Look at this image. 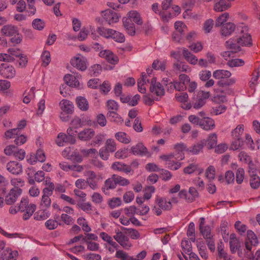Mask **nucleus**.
<instances>
[{"mask_svg": "<svg viewBox=\"0 0 260 260\" xmlns=\"http://www.w3.org/2000/svg\"><path fill=\"white\" fill-rule=\"evenodd\" d=\"M71 64L77 69L84 71L87 69V60L83 56L77 57L71 60Z\"/></svg>", "mask_w": 260, "mask_h": 260, "instance_id": "1a4fd4ad", "label": "nucleus"}, {"mask_svg": "<svg viewBox=\"0 0 260 260\" xmlns=\"http://www.w3.org/2000/svg\"><path fill=\"white\" fill-rule=\"evenodd\" d=\"M130 152L135 155L143 156L149 155L147 148L144 146L142 143H138L136 145L133 146L131 148Z\"/></svg>", "mask_w": 260, "mask_h": 260, "instance_id": "9b49d317", "label": "nucleus"}, {"mask_svg": "<svg viewBox=\"0 0 260 260\" xmlns=\"http://www.w3.org/2000/svg\"><path fill=\"white\" fill-rule=\"evenodd\" d=\"M235 25L231 22L226 23L222 25L221 28V35L224 36L231 35L235 30Z\"/></svg>", "mask_w": 260, "mask_h": 260, "instance_id": "aec40b11", "label": "nucleus"}, {"mask_svg": "<svg viewBox=\"0 0 260 260\" xmlns=\"http://www.w3.org/2000/svg\"><path fill=\"white\" fill-rule=\"evenodd\" d=\"M201 122L200 126L204 130L210 131L215 127L214 120L210 117H204Z\"/></svg>", "mask_w": 260, "mask_h": 260, "instance_id": "a211bd4d", "label": "nucleus"}, {"mask_svg": "<svg viewBox=\"0 0 260 260\" xmlns=\"http://www.w3.org/2000/svg\"><path fill=\"white\" fill-rule=\"evenodd\" d=\"M100 237L104 241L108 243L114 248L117 249L119 247L118 244L114 241L111 236L105 232H102L100 234Z\"/></svg>", "mask_w": 260, "mask_h": 260, "instance_id": "c85d7f7f", "label": "nucleus"}, {"mask_svg": "<svg viewBox=\"0 0 260 260\" xmlns=\"http://www.w3.org/2000/svg\"><path fill=\"white\" fill-rule=\"evenodd\" d=\"M41 59L42 61V66L45 67H47L51 61L50 52L48 51H44L41 55Z\"/></svg>", "mask_w": 260, "mask_h": 260, "instance_id": "58836bf2", "label": "nucleus"}, {"mask_svg": "<svg viewBox=\"0 0 260 260\" xmlns=\"http://www.w3.org/2000/svg\"><path fill=\"white\" fill-rule=\"evenodd\" d=\"M201 233L206 240L208 247L211 251L215 250V244L213 236L211 234V229L208 225H206L202 229H199Z\"/></svg>", "mask_w": 260, "mask_h": 260, "instance_id": "39448f33", "label": "nucleus"}, {"mask_svg": "<svg viewBox=\"0 0 260 260\" xmlns=\"http://www.w3.org/2000/svg\"><path fill=\"white\" fill-rule=\"evenodd\" d=\"M59 106L62 112L67 114L73 113L74 107L71 101L67 100H63L60 102Z\"/></svg>", "mask_w": 260, "mask_h": 260, "instance_id": "f3484780", "label": "nucleus"}, {"mask_svg": "<svg viewBox=\"0 0 260 260\" xmlns=\"http://www.w3.org/2000/svg\"><path fill=\"white\" fill-rule=\"evenodd\" d=\"M116 187V181L115 178H114L113 175L112 176L107 179L104 183V187L102 188L104 192H105V190L113 189H115Z\"/></svg>", "mask_w": 260, "mask_h": 260, "instance_id": "c756f323", "label": "nucleus"}, {"mask_svg": "<svg viewBox=\"0 0 260 260\" xmlns=\"http://www.w3.org/2000/svg\"><path fill=\"white\" fill-rule=\"evenodd\" d=\"M111 167L112 169L114 170L123 172L125 173H128L132 171L131 166L120 162H114L112 165Z\"/></svg>", "mask_w": 260, "mask_h": 260, "instance_id": "6ab92c4d", "label": "nucleus"}, {"mask_svg": "<svg viewBox=\"0 0 260 260\" xmlns=\"http://www.w3.org/2000/svg\"><path fill=\"white\" fill-rule=\"evenodd\" d=\"M44 209H42V210L36 212L34 214V219L37 220H44L47 219V218H48L49 216L48 213L46 212Z\"/></svg>", "mask_w": 260, "mask_h": 260, "instance_id": "79ce46f5", "label": "nucleus"}, {"mask_svg": "<svg viewBox=\"0 0 260 260\" xmlns=\"http://www.w3.org/2000/svg\"><path fill=\"white\" fill-rule=\"evenodd\" d=\"M199 254L204 259H207L208 257L206 247L204 243H200L197 245Z\"/></svg>", "mask_w": 260, "mask_h": 260, "instance_id": "a19ab883", "label": "nucleus"}, {"mask_svg": "<svg viewBox=\"0 0 260 260\" xmlns=\"http://www.w3.org/2000/svg\"><path fill=\"white\" fill-rule=\"evenodd\" d=\"M99 56L105 58L108 62L115 64L118 62V58L111 51L105 50L99 53Z\"/></svg>", "mask_w": 260, "mask_h": 260, "instance_id": "f8f14e48", "label": "nucleus"}, {"mask_svg": "<svg viewBox=\"0 0 260 260\" xmlns=\"http://www.w3.org/2000/svg\"><path fill=\"white\" fill-rule=\"evenodd\" d=\"M244 170L242 168H239L236 172V182L238 184H241L244 179Z\"/></svg>", "mask_w": 260, "mask_h": 260, "instance_id": "338daca9", "label": "nucleus"}, {"mask_svg": "<svg viewBox=\"0 0 260 260\" xmlns=\"http://www.w3.org/2000/svg\"><path fill=\"white\" fill-rule=\"evenodd\" d=\"M175 28L178 32L183 35L187 29L186 26L181 21H177L175 22Z\"/></svg>", "mask_w": 260, "mask_h": 260, "instance_id": "bf43d9fd", "label": "nucleus"}, {"mask_svg": "<svg viewBox=\"0 0 260 260\" xmlns=\"http://www.w3.org/2000/svg\"><path fill=\"white\" fill-rule=\"evenodd\" d=\"M238 44L242 46H250L252 45V39L250 35L246 34L242 37H240L237 39Z\"/></svg>", "mask_w": 260, "mask_h": 260, "instance_id": "72a5a7b5", "label": "nucleus"}, {"mask_svg": "<svg viewBox=\"0 0 260 260\" xmlns=\"http://www.w3.org/2000/svg\"><path fill=\"white\" fill-rule=\"evenodd\" d=\"M206 142V145L208 149H212L217 145V135L215 133H212L209 135L207 140H205Z\"/></svg>", "mask_w": 260, "mask_h": 260, "instance_id": "5701e85b", "label": "nucleus"}, {"mask_svg": "<svg viewBox=\"0 0 260 260\" xmlns=\"http://www.w3.org/2000/svg\"><path fill=\"white\" fill-rule=\"evenodd\" d=\"M183 55L185 59L190 63L196 64L198 62V59L195 55L191 53L187 49H183Z\"/></svg>", "mask_w": 260, "mask_h": 260, "instance_id": "a878e982", "label": "nucleus"}, {"mask_svg": "<svg viewBox=\"0 0 260 260\" xmlns=\"http://www.w3.org/2000/svg\"><path fill=\"white\" fill-rule=\"evenodd\" d=\"M210 96V92L203 90L198 91L197 94L194 93L191 101L192 107L196 110L200 109L205 105L206 100Z\"/></svg>", "mask_w": 260, "mask_h": 260, "instance_id": "f03ea898", "label": "nucleus"}, {"mask_svg": "<svg viewBox=\"0 0 260 260\" xmlns=\"http://www.w3.org/2000/svg\"><path fill=\"white\" fill-rule=\"evenodd\" d=\"M226 46L227 48L231 49V52L236 53L240 51L241 47L236 44L233 43L231 41H228L226 42Z\"/></svg>", "mask_w": 260, "mask_h": 260, "instance_id": "4d7b16f0", "label": "nucleus"}, {"mask_svg": "<svg viewBox=\"0 0 260 260\" xmlns=\"http://www.w3.org/2000/svg\"><path fill=\"white\" fill-rule=\"evenodd\" d=\"M64 80L69 86L77 87L79 85V82L76 77L71 74L65 75Z\"/></svg>", "mask_w": 260, "mask_h": 260, "instance_id": "393cba45", "label": "nucleus"}, {"mask_svg": "<svg viewBox=\"0 0 260 260\" xmlns=\"http://www.w3.org/2000/svg\"><path fill=\"white\" fill-rule=\"evenodd\" d=\"M95 135L94 131L92 128H84L78 133V138L83 141H87L92 139Z\"/></svg>", "mask_w": 260, "mask_h": 260, "instance_id": "ddd939ff", "label": "nucleus"}, {"mask_svg": "<svg viewBox=\"0 0 260 260\" xmlns=\"http://www.w3.org/2000/svg\"><path fill=\"white\" fill-rule=\"evenodd\" d=\"M18 255V253L17 251L5 249L1 252L0 260H16Z\"/></svg>", "mask_w": 260, "mask_h": 260, "instance_id": "4468645a", "label": "nucleus"}, {"mask_svg": "<svg viewBox=\"0 0 260 260\" xmlns=\"http://www.w3.org/2000/svg\"><path fill=\"white\" fill-rule=\"evenodd\" d=\"M187 235L190 237V240L192 242L195 241V226L193 222H191L189 224Z\"/></svg>", "mask_w": 260, "mask_h": 260, "instance_id": "de8ad7c7", "label": "nucleus"}, {"mask_svg": "<svg viewBox=\"0 0 260 260\" xmlns=\"http://www.w3.org/2000/svg\"><path fill=\"white\" fill-rule=\"evenodd\" d=\"M181 246L183 251L186 253L192 252V246L191 242L187 240H182Z\"/></svg>", "mask_w": 260, "mask_h": 260, "instance_id": "5fc2aeb1", "label": "nucleus"}, {"mask_svg": "<svg viewBox=\"0 0 260 260\" xmlns=\"http://www.w3.org/2000/svg\"><path fill=\"white\" fill-rule=\"evenodd\" d=\"M250 184L253 189H257L260 185V178L256 175H252L250 179Z\"/></svg>", "mask_w": 260, "mask_h": 260, "instance_id": "a18cd8bd", "label": "nucleus"}, {"mask_svg": "<svg viewBox=\"0 0 260 260\" xmlns=\"http://www.w3.org/2000/svg\"><path fill=\"white\" fill-rule=\"evenodd\" d=\"M105 148L110 152H114L116 149V144L114 140L109 139L106 141Z\"/></svg>", "mask_w": 260, "mask_h": 260, "instance_id": "49530a36", "label": "nucleus"}, {"mask_svg": "<svg viewBox=\"0 0 260 260\" xmlns=\"http://www.w3.org/2000/svg\"><path fill=\"white\" fill-rule=\"evenodd\" d=\"M115 136L118 141L124 144H128L131 141V137L124 132H118Z\"/></svg>", "mask_w": 260, "mask_h": 260, "instance_id": "473e14b6", "label": "nucleus"}, {"mask_svg": "<svg viewBox=\"0 0 260 260\" xmlns=\"http://www.w3.org/2000/svg\"><path fill=\"white\" fill-rule=\"evenodd\" d=\"M0 74L5 78L11 79L15 76L16 71L8 63H3L0 66Z\"/></svg>", "mask_w": 260, "mask_h": 260, "instance_id": "0eeeda50", "label": "nucleus"}, {"mask_svg": "<svg viewBox=\"0 0 260 260\" xmlns=\"http://www.w3.org/2000/svg\"><path fill=\"white\" fill-rule=\"evenodd\" d=\"M97 32L102 36L106 38H110L111 33L113 32L112 29L106 28L104 27H99L97 28Z\"/></svg>", "mask_w": 260, "mask_h": 260, "instance_id": "ea45409f", "label": "nucleus"}, {"mask_svg": "<svg viewBox=\"0 0 260 260\" xmlns=\"http://www.w3.org/2000/svg\"><path fill=\"white\" fill-rule=\"evenodd\" d=\"M129 19L132 20V22H135L138 25H142L143 20L140 14L136 11H129L128 13Z\"/></svg>", "mask_w": 260, "mask_h": 260, "instance_id": "b1692460", "label": "nucleus"}, {"mask_svg": "<svg viewBox=\"0 0 260 260\" xmlns=\"http://www.w3.org/2000/svg\"><path fill=\"white\" fill-rule=\"evenodd\" d=\"M22 193V190L20 188H13L11 189L9 193L5 197L6 203L8 205L14 204L18 197Z\"/></svg>", "mask_w": 260, "mask_h": 260, "instance_id": "6e6552de", "label": "nucleus"}, {"mask_svg": "<svg viewBox=\"0 0 260 260\" xmlns=\"http://www.w3.org/2000/svg\"><path fill=\"white\" fill-rule=\"evenodd\" d=\"M155 203L158 207L154 206L152 209V211L157 216H159L161 214V210H170L172 208L170 201H167L165 199L158 196L155 199Z\"/></svg>", "mask_w": 260, "mask_h": 260, "instance_id": "20e7f679", "label": "nucleus"}, {"mask_svg": "<svg viewBox=\"0 0 260 260\" xmlns=\"http://www.w3.org/2000/svg\"><path fill=\"white\" fill-rule=\"evenodd\" d=\"M45 185L47 187L44 188L43 192H46L47 194H52L55 186L54 183L51 182L50 178H46Z\"/></svg>", "mask_w": 260, "mask_h": 260, "instance_id": "4c0bfd02", "label": "nucleus"}, {"mask_svg": "<svg viewBox=\"0 0 260 260\" xmlns=\"http://www.w3.org/2000/svg\"><path fill=\"white\" fill-rule=\"evenodd\" d=\"M166 66V61H159L158 60H155L152 63V68L156 70H160L162 71H165Z\"/></svg>", "mask_w": 260, "mask_h": 260, "instance_id": "8fccbe9b", "label": "nucleus"}, {"mask_svg": "<svg viewBox=\"0 0 260 260\" xmlns=\"http://www.w3.org/2000/svg\"><path fill=\"white\" fill-rule=\"evenodd\" d=\"M76 103L79 108L82 111H86L88 109V102L84 97H77L76 98Z\"/></svg>", "mask_w": 260, "mask_h": 260, "instance_id": "bb28decb", "label": "nucleus"}, {"mask_svg": "<svg viewBox=\"0 0 260 260\" xmlns=\"http://www.w3.org/2000/svg\"><path fill=\"white\" fill-rule=\"evenodd\" d=\"M34 28L38 30H42L44 27V22L40 19H35L32 23Z\"/></svg>", "mask_w": 260, "mask_h": 260, "instance_id": "69168bd1", "label": "nucleus"}, {"mask_svg": "<svg viewBox=\"0 0 260 260\" xmlns=\"http://www.w3.org/2000/svg\"><path fill=\"white\" fill-rule=\"evenodd\" d=\"M104 19L111 25L117 22L119 19V16L116 13L111 10H106L102 12Z\"/></svg>", "mask_w": 260, "mask_h": 260, "instance_id": "9d476101", "label": "nucleus"}, {"mask_svg": "<svg viewBox=\"0 0 260 260\" xmlns=\"http://www.w3.org/2000/svg\"><path fill=\"white\" fill-rule=\"evenodd\" d=\"M245 63L243 60L239 58L229 60L227 64L231 67L243 66Z\"/></svg>", "mask_w": 260, "mask_h": 260, "instance_id": "3c124183", "label": "nucleus"}, {"mask_svg": "<svg viewBox=\"0 0 260 260\" xmlns=\"http://www.w3.org/2000/svg\"><path fill=\"white\" fill-rule=\"evenodd\" d=\"M206 144L205 139H203L188 148V151L194 154H198L203 149L204 146L206 145Z\"/></svg>", "mask_w": 260, "mask_h": 260, "instance_id": "7c9ffc66", "label": "nucleus"}, {"mask_svg": "<svg viewBox=\"0 0 260 260\" xmlns=\"http://www.w3.org/2000/svg\"><path fill=\"white\" fill-rule=\"evenodd\" d=\"M215 169L212 166H210L206 171V177L209 180H213L215 178Z\"/></svg>", "mask_w": 260, "mask_h": 260, "instance_id": "052dcab7", "label": "nucleus"}, {"mask_svg": "<svg viewBox=\"0 0 260 260\" xmlns=\"http://www.w3.org/2000/svg\"><path fill=\"white\" fill-rule=\"evenodd\" d=\"M123 26L127 33L131 36H134L136 33L135 26L132 20L126 18L123 20Z\"/></svg>", "mask_w": 260, "mask_h": 260, "instance_id": "4be33fe9", "label": "nucleus"}, {"mask_svg": "<svg viewBox=\"0 0 260 260\" xmlns=\"http://www.w3.org/2000/svg\"><path fill=\"white\" fill-rule=\"evenodd\" d=\"M61 223H58L57 221L50 219L45 222V225L46 228L49 230H52L57 228L58 225H61Z\"/></svg>", "mask_w": 260, "mask_h": 260, "instance_id": "09e8293b", "label": "nucleus"}, {"mask_svg": "<svg viewBox=\"0 0 260 260\" xmlns=\"http://www.w3.org/2000/svg\"><path fill=\"white\" fill-rule=\"evenodd\" d=\"M28 199L27 198H22L18 207V210L23 212L26 210V208L28 206Z\"/></svg>", "mask_w": 260, "mask_h": 260, "instance_id": "0e129e2a", "label": "nucleus"}, {"mask_svg": "<svg viewBox=\"0 0 260 260\" xmlns=\"http://www.w3.org/2000/svg\"><path fill=\"white\" fill-rule=\"evenodd\" d=\"M235 228L241 235L245 233L247 230V226L245 224H242L240 221L235 222Z\"/></svg>", "mask_w": 260, "mask_h": 260, "instance_id": "e2e57ef3", "label": "nucleus"}, {"mask_svg": "<svg viewBox=\"0 0 260 260\" xmlns=\"http://www.w3.org/2000/svg\"><path fill=\"white\" fill-rule=\"evenodd\" d=\"M43 194L42 197L40 206L42 209L48 208L51 203V200L50 198V196L52 194H47L46 192H43Z\"/></svg>", "mask_w": 260, "mask_h": 260, "instance_id": "cd10ccee", "label": "nucleus"}, {"mask_svg": "<svg viewBox=\"0 0 260 260\" xmlns=\"http://www.w3.org/2000/svg\"><path fill=\"white\" fill-rule=\"evenodd\" d=\"M243 125H238L232 132L233 139L241 138V135L243 133Z\"/></svg>", "mask_w": 260, "mask_h": 260, "instance_id": "c03bdc74", "label": "nucleus"}, {"mask_svg": "<svg viewBox=\"0 0 260 260\" xmlns=\"http://www.w3.org/2000/svg\"><path fill=\"white\" fill-rule=\"evenodd\" d=\"M176 62L174 63L173 68L174 70L180 71V72H187L189 69L188 66L185 64H182V62Z\"/></svg>", "mask_w": 260, "mask_h": 260, "instance_id": "680f3d73", "label": "nucleus"}, {"mask_svg": "<svg viewBox=\"0 0 260 260\" xmlns=\"http://www.w3.org/2000/svg\"><path fill=\"white\" fill-rule=\"evenodd\" d=\"M111 34L110 38L113 39L116 42L121 43L125 41V37L122 33L113 29Z\"/></svg>", "mask_w": 260, "mask_h": 260, "instance_id": "e433bc0d", "label": "nucleus"}, {"mask_svg": "<svg viewBox=\"0 0 260 260\" xmlns=\"http://www.w3.org/2000/svg\"><path fill=\"white\" fill-rule=\"evenodd\" d=\"M232 75L231 73L224 70H217L213 72V76L216 79H221L217 82V85L221 87H226L228 86L233 85L236 82L235 78H230L226 80H223L225 78H230ZM221 93L230 94L232 92V90L229 88H226L225 91L221 90Z\"/></svg>", "mask_w": 260, "mask_h": 260, "instance_id": "f257e3e1", "label": "nucleus"}, {"mask_svg": "<svg viewBox=\"0 0 260 260\" xmlns=\"http://www.w3.org/2000/svg\"><path fill=\"white\" fill-rule=\"evenodd\" d=\"M61 221L67 225H71L74 222V219L67 214L63 213L60 216Z\"/></svg>", "mask_w": 260, "mask_h": 260, "instance_id": "774afa93", "label": "nucleus"}, {"mask_svg": "<svg viewBox=\"0 0 260 260\" xmlns=\"http://www.w3.org/2000/svg\"><path fill=\"white\" fill-rule=\"evenodd\" d=\"M121 230L122 231H125V234H128L133 239H138L140 237L139 232L136 230L133 229H127L124 227H122Z\"/></svg>", "mask_w": 260, "mask_h": 260, "instance_id": "c9c22d12", "label": "nucleus"}, {"mask_svg": "<svg viewBox=\"0 0 260 260\" xmlns=\"http://www.w3.org/2000/svg\"><path fill=\"white\" fill-rule=\"evenodd\" d=\"M230 250L232 253H235L241 247L239 240L230 241Z\"/></svg>", "mask_w": 260, "mask_h": 260, "instance_id": "13d9d810", "label": "nucleus"}, {"mask_svg": "<svg viewBox=\"0 0 260 260\" xmlns=\"http://www.w3.org/2000/svg\"><path fill=\"white\" fill-rule=\"evenodd\" d=\"M107 116L111 121L117 123H121L123 121L121 116L116 111H109L107 113Z\"/></svg>", "mask_w": 260, "mask_h": 260, "instance_id": "f704fd0d", "label": "nucleus"}, {"mask_svg": "<svg viewBox=\"0 0 260 260\" xmlns=\"http://www.w3.org/2000/svg\"><path fill=\"white\" fill-rule=\"evenodd\" d=\"M115 178L116 185L118 184L120 186H126L129 184V181L127 179L123 178L116 174H113Z\"/></svg>", "mask_w": 260, "mask_h": 260, "instance_id": "37998d69", "label": "nucleus"}, {"mask_svg": "<svg viewBox=\"0 0 260 260\" xmlns=\"http://www.w3.org/2000/svg\"><path fill=\"white\" fill-rule=\"evenodd\" d=\"M226 110V107L225 105H220L218 107H213L211 111V114L217 115L223 113Z\"/></svg>", "mask_w": 260, "mask_h": 260, "instance_id": "603ef678", "label": "nucleus"}, {"mask_svg": "<svg viewBox=\"0 0 260 260\" xmlns=\"http://www.w3.org/2000/svg\"><path fill=\"white\" fill-rule=\"evenodd\" d=\"M7 170L12 174H19L22 172V166L17 161H12L7 165Z\"/></svg>", "mask_w": 260, "mask_h": 260, "instance_id": "2eb2a0df", "label": "nucleus"}, {"mask_svg": "<svg viewBox=\"0 0 260 260\" xmlns=\"http://www.w3.org/2000/svg\"><path fill=\"white\" fill-rule=\"evenodd\" d=\"M116 257L120 258L121 260H131L132 257L127 253L122 250H117L115 255Z\"/></svg>", "mask_w": 260, "mask_h": 260, "instance_id": "6e6d98bb", "label": "nucleus"}, {"mask_svg": "<svg viewBox=\"0 0 260 260\" xmlns=\"http://www.w3.org/2000/svg\"><path fill=\"white\" fill-rule=\"evenodd\" d=\"M149 90L153 95L157 96L155 98L156 101H159L165 93L164 86L160 82L156 81V78L155 77L152 78L151 80Z\"/></svg>", "mask_w": 260, "mask_h": 260, "instance_id": "7ed1b4c3", "label": "nucleus"}, {"mask_svg": "<svg viewBox=\"0 0 260 260\" xmlns=\"http://www.w3.org/2000/svg\"><path fill=\"white\" fill-rule=\"evenodd\" d=\"M36 209V206L34 204H30L26 208V210L24 212L23 219L24 220H28L33 214Z\"/></svg>", "mask_w": 260, "mask_h": 260, "instance_id": "2f4dec72", "label": "nucleus"}, {"mask_svg": "<svg viewBox=\"0 0 260 260\" xmlns=\"http://www.w3.org/2000/svg\"><path fill=\"white\" fill-rule=\"evenodd\" d=\"M178 196L180 198H183L187 202H192L199 197V193L197 190L194 188L191 187L189 189L188 193L185 189L179 191Z\"/></svg>", "mask_w": 260, "mask_h": 260, "instance_id": "423d86ee", "label": "nucleus"}, {"mask_svg": "<svg viewBox=\"0 0 260 260\" xmlns=\"http://www.w3.org/2000/svg\"><path fill=\"white\" fill-rule=\"evenodd\" d=\"M231 4L226 0H220L214 6V10L216 12H222L231 7Z\"/></svg>", "mask_w": 260, "mask_h": 260, "instance_id": "412c9836", "label": "nucleus"}, {"mask_svg": "<svg viewBox=\"0 0 260 260\" xmlns=\"http://www.w3.org/2000/svg\"><path fill=\"white\" fill-rule=\"evenodd\" d=\"M229 17V14L228 13H224L220 15L215 21V26H221L224 22H225L227 19Z\"/></svg>", "mask_w": 260, "mask_h": 260, "instance_id": "864d4df0", "label": "nucleus"}, {"mask_svg": "<svg viewBox=\"0 0 260 260\" xmlns=\"http://www.w3.org/2000/svg\"><path fill=\"white\" fill-rule=\"evenodd\" d=\"M1 32L6 36L13 37L16 36L19 32L17 27L11 24L4 25L1 29Z\"/></svg>", "mask_w": 260, "mask_h": 260, "instance_id": "dca6fc26", "label": "nucleus"}]
</instances>
